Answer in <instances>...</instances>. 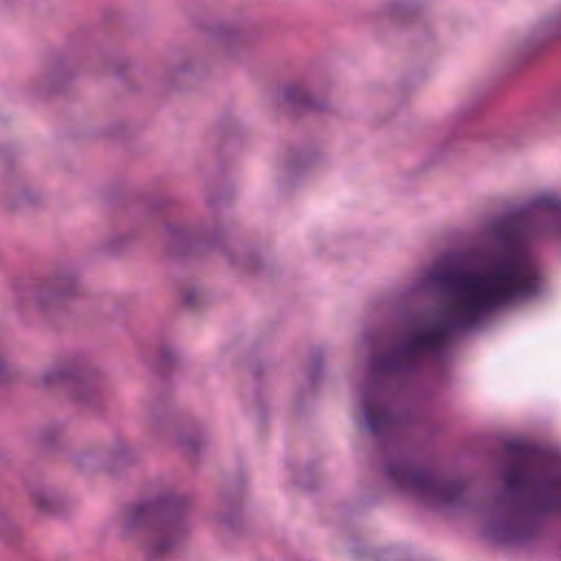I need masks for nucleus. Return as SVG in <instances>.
Returning a JSON list of instances; mask_svg holds the SVG:
<instances>
[{
    "mask_svg": "<svg viewBox=\"0 0 561 561\" xmlns=\"http://www.w3.org/2000/svg\"><path fill=\"white\" fill-rule=\"evenodd\" d=\"M490 229L505 253L493 259L481 273L460 267L430 273L428 279L446 295L451 309L407 337L393 353L373 357L370 378L362 391V408L366 430L376 438L396 433L407 422L404 414L391 410L386 402L383 374L419 371L423 365L420 353L440 354L455 333L473 328L496 308L539 291V272L518 248L537 233L561 239V199L538 196L528 206L494 219Z\"/></svg>",
    "mask_w": 561,
    "mask_h": 561,
    "instance_id": "1",
    "label": "nucleus"
},
{
    "mask_svg": "<svg viewBox=\"0 0 561 561\" xmlns=\"http://www.w3.org/2000/svg\"><path fill=\"white\" fill-rule=\"evenodd\" d=\"M505 451L518 459L507 466L503 479L511 503L505 507L499 520L490 525L493 537L502 543H522L533 539L539 530V517L561 507V495L540 491L526 505L517 500V495L530 485V473L523 461L536 458L539 448L520 439L505 443Z\"/></svg>",
    "mask_w": 561,
    "mask_h": 561,
    "instance_id": "2",
    "label": "nucleus"
},
{
    "mask_svg": "<svg viewBox=\"0 0 561 561\" xmlns=\"http://www.w3.org/2000/svg\"><path fill=\"white\" fill-rule=\"evenodd\" d=\"M187 503L173 492L129 506L121 525L122 536H137L148 561H160L186 536L190 523Z\"/></svg>",
    "mask_w": 561,
    "mask_h": 561,
    "instance_id": "3",
    "label": "nucleus"
},
{
    "mask_svg": "<svg viewBox=\"0 0 561 561\" xmlns=\"http://www.w3.org/2000/svg\"><path fill=\"white\" fill-rule=\"evenodd\" d=\"M385 477L398 491L412 493L438 506L461 505L467 484L459 479H446L436 471L419 469L408 455L390 457L385 465Z\"/></svg>",
    "mask_w": 561,
    "mask_h": 561,
    "instance_id": "4",
    "label": "nucleus"
},
{
    "mask_svg": "<svg viewBox=\"0 0 561 561\" xmlns=\"http://www.w3.org/2000/svg\"><path fill=\"white\" fill-rule=\"evenodd\" d=\"M38 385L45 388L65 386L71 392L72 400L81 405H90L96 399L93 381L73 363L46 370L39 377Z\"/></svg>",
    "mask_w": 561,
    "mask_h": 561,
    "instance_id": "5",
    "label": "nucleus"
},
{
    "mask_svg": "<svg viewBox=\"0 0 561 561\" xmlns=\"http://www.w3.org/2000/svg\"><path fill=\"white\" fill-rule=\"evenodd\" d=\"M284 100L293 107L301 111H322L327 107L324 102H316L307 90L299 84H288L283 90Z\"/></svg>",
    "mask_w": 561,
    "mask_h": 561,
    "instance_id": "6",
    "label": "nucleus"
},
{
    "mask_svg": "<svg viewBox=\"0 0 561 561\" xmlns=\"http://www.w3.org/2000/svg\"><path fill=\"white\" fill-rule=\"evenodd\" d=\"M77 287L78 283L73 273L61 274L54 279L49 295L54 298L71 296L76 294Z\"/></svg>",
    "mask_w": 561,
    "mask_h": 561,
    "instance_id": "7",
    "label": "nucleus"
},
{
    "mask_svg": "<svg viewBox=\"0 0 561 561\" xmlns=\"http://www.w3.org/2000/svg\"><path fill=\"white\" fill-rule=\"evenodd\" d=\"M34 505L42 512H53L56 500L47 489H35L32 491Z\"/></svg>",
    "mask_w": 561,
    "mask_h": 561,
    "instance_id": "8",
    "label": "nucleus"
},
{
    "mask_svg": "<svg viewBox=\"0 0 561 561\" xmlns=\"http://www.w3.org/2000/svg\"><path fill=\"white\" fill-rule=\"evenodd\" d=\"M165 229L172 242H188L190 232L187 228L174 224H169L167 225Z\"/></svg>",
    "mask_w": 561,
    "mask_h": 561,
    "instance_id": "9",
    "label": "nucleus"
},
{
    "mask_svg": "<svg viewBox=\"0 0 561 561\" xmlns=\"http://www.w3.org/2000/svg\"><path fill=\"white\" fill-rule=\"evenodd\" d=\"M217 39L220 46L226 50H229L232 46H238L241 43L239 35L227 30L218 32Z\"/></svg>",
    "mask_w": 561,
    "mask_h": 561,
    "instance_id": "10",
    "label": "nucleus"
},
{
    "mask_svg": "<svg viewBox=\"0 0 561 561\" xmlns=\"http://www.w3.org/2000/svg\"><path fill=\"white\" fill-rule=\"evenodd\" d=\"M548 28L554 35H561V16H553L548 22Z\"/></svg>",
    "mask_w": 561,
    "mask_h": 561,
    "instance_id": "11",
    "label": "nucleus"
},
{
    "mask_svg": "<svg viewBox=\"0 0 561 561\" xmlns=\"http://www.w3.org/2000/svg\"><path fill=\"white\" fill-rule=\"evenodd\" d=\"M180 445L183 446L186 450L194 451L198 448L199 443L195 438H185L180 440Z\"/></svg>",
    "mask_w": 561,
    "mask_h": 561,
    "instance_id": "12",
    "label": "nucleus"
},
{
    "mask_svg": "<svg viewBox=\"0 0 561 561\" xmlns=\"http://www.w3.org/2000/svg\"><path fill=\"white\" fill-rule=\"evenodd\" d=\"M312 363H313V367H314L316 373H321V370H322V355L319 352L313 354Z\"/></svg>",
    "mask_w": 561,
    "mask_h": 561,
    "instance_id": "13",
    "label": "nucleus"
},
{
    "mask_svg": "<svg viewBox=\"0 0 561 561\" xmlns=\"http://www.w3.org/2000/svg\"><path fill=\"white\" fill-rule=\"evenodd\" d=\"M11 528V523L2 515H0V531Z\"/></svg>",
    "mask_w": 561,
    "mask_h": 561,
    "instance_id": "14",
    "label": "nucleus"
},
{
    "mask_svg": "<svg viewBox=\"0 0 561 561\" xmlns=\"http://www.w3.org/2000/svg\"><path fill=\"white\" fill-rule=\"evenodd\" d=\"M0 381H8L5 365L0 360Z\"/></svg>",
    "mask_w": 561,
    "mask_h": 561,
    "instance_id": "15",
    "label": "nucleus"
},
{
    "mask_svg": "<svg viewBox=\"0 0 561 561\" xmlns=\"http://www.w3.org/2000/svg\"><path fill=\"white\" fill-rule=\"evenodd\" d=\"M195 300V294L194 293H187L184 297H183V302L185 305H192Z\"/></svg>",
    "mask_w": 561,
    "mask_h": 561,
    "instance_id": "16",
    "label": "nucleus"
},
{
    "mask_svg": "<svg viewBox=\"0 0 561 561\" xmlns=\"http://www.w3.org/2000/svg\"><path fill=\"white\" fill-rule=\"evenodd\" d=\"M550 484L553 485V486H558V488H561V478L558 477V478H554L550 481Z\"/></svg>",
    "mask_w": 561,
    "mask_h": 561,
    "instance_id": "17",
    "label": "nucleus"
},
{
    "mask_svg": "<svg viewBox=\"0 0 561 561\" xmlns=\"http://www.w3.org/2000/svg\"><path fill=\"white\" fill-rule=\"evenodd\" d=\"M162 359H163V362H164L165 364L170 363V362H171V359H172V354H171L169 351H168V352H165V353L163 354V358H162Z\"/></svg>",
    "mask_w": 561,
    "mask_h": 561,
    "instance_id": "18",
    "label": "nucleus"
}]
</instances>
